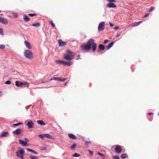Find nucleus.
<instances>
[{
  "label": "nucleus",
  "mask_w": 159,
  "mask_h": 159,
  "mask_svg": "<svg viewBox=\"0 0 159 159\" xmlns=\"http://www.w3.org/2000/svg\"><path fill=\"white\" fill-rule=\"evenodd\" d=\"M93 41L89 40L86 43L81 45L80 47L82 50L87 51H89L92 47L93 51L94 52L96 50L97 45Z\"/></svg>",
  "instance_id": "obj_1"
},
{
  "label": "nucleus",
  "mask_w": 159,
  "mask_h": 159,
  "mask_svg": "<svg viewBox=\"0 0 159 159\" xmlns=\"http://www.w3.org/2000/svg\"><path fill=\"white\" fill-rule=\"evenodd\" d=\"M16 153L17 157L22 159L23 158V155L25 153V151L23 149L21 148L20 149L16 152Z\"/></svg>",
  "instance_id": "obj_2"
},
{
  "label": "nucleus",
  "mask_w": 159,
  "mask_h": 159,
  "mask_svg": "<svg viewBox=\"0 0 159 159\" xmlns=\"http://www.w3.org/2000/svg\"><path fill=\"white\" fill-rule=\"evenodd\" d=\"M32 52L30 50H25L24 52V56L27 58L30 59L32 56Z\"/></svg>",
  "instance_id": "obj_3"
},
{
  "label": "nucleus",
  "mask_w": 159,
  "mask_h": 159,
  "mask_svg": "<svg viewBox=\"0 0 159 159\" xmlns=\"http://www.w3.org/2000/svg\"><path fill=\"white\" fill-rule=\"evenodd\" d=\"M105 23L102 21L100 23L98 26V30L99 31H102L104 29Z\"/></svg>",
  "instance_id": "obj_4"
},
{
  "label": "nucleus",
  "mask_w": 159,
  "mask_h": 159,
  "mask_svg": "<svg viewBox=\"0 0 159 159\" xmlns=\"http://www.w3.org/2000/svg\"><path fill=\"white\" fill-rule=\"evenodd\" d=\"M0 22L4 25L8 24L7 20L5 18L0 17Z\"/></svg>",
  "instance_id": "obj_5"
},
{
  "label": "nucleus",
  "mask_w": 159,
  "mask_h": 159,
  "mask_svg": "<svg viewBox=\"0 0 159 159\" xmlns=\"http://www.w3.org/2000/svg\"><path fill=\"white\" fill-rule=\"evenodd\" d=\"M73 64V63L72 61H63V64L66 65L68 66H70L71 65Z\"/></svg>",
  "instance_id": "obj_6"
},
{
  "label": "nucleus",
  "mask_w": 159,
  "mask_h": 159,
  "mask_svg": "<svg viewBox=\"0 0 159 159\" xmlns=\"http://www.w3.org/2000/svg\"><path fill=\"white\" fill-rule=\"evenodd\" d=\"M34 124L33 122L30 120L29 121L27 124V126L29 128H31L33 127Z\"/></svg>",
  "instance_id": "obj_7"
},
{
  "label": "nucleus",
  "mask_w": 159,
  "mask_h": 159,
  "mask_svg": "<svg viewBox=\"0 0 159 159\" xmlns=\"http://www.w3.org/2000/svg\"><path fill=\"white\" fill-rule=\"evenodd\" d=\"M22 130L20 129H17L13 131V133L19 135L21 134Z\"/></svg>",
  "instance_id": "obj_8"
},
{
  "label": "nucleus",
  "mask_w": 159,
  "mask_h": 159,
  "mask_svg": "<svg viewBox=\"0 0 159 159\" xmlns=\"http://www.w3.org/2000/svg\"><path fill=\"white\" fill-rule=\"evenodd\" d=\"M115 150L117 153H120L121 152L122 149L120 146L117 145L115 148Z\"/></svg>",
  "instance_id": "obj_9"
},
{
  "label": "nucleus",
  "mask_w": 159,
  "mask_h": 159,
  "mask_svg": "<svg viewBox=\"0 0 159 159\" xmlns=\"http://www.w3.org/2000/svg\"><path fill=\"white\" fill-rule=\"evenodd\" d=\"M19 143L20 144L24 146L27 145V142H25L22 139H20L19 140Z\"/></svg>",
  "instance_id": "obj_10"
},
{
  "label": "nucleus",
  "mask_w": 159,
  "mask_h": 159,
  "mask_svg": "<svg viewBox=\"0 0 159 159\" xmlns=\"http://www.w3.org/2000/svg\"><path fill=\"white\" fill-rule=\"evenodd\" d=\"M59 45L60 46H63L66 44L67 42L62 41V40H58Z\"/></svg>",
  "instance_id": "obj_11"
},
{
  "label": "nucleus",
  "mask_w": 159,
  "mask_h": 159,
  "mask_svg": "<svg viewBox=\"0 0 159 159\" xmlns=\"http://www.w3.org/2000/svg\"><path fill=\"white\" fill-rule=\"evenodd\" d=\"M23 82L16 81L15 82L16 85L17 87H22L23 86Z\"/></svg>",
  "instance_id": "obj_12"
},
{
  "label": "nucleus",
  "mask_w": 159,
  "mask_h": 159,
  "mask_svg": "<svg viewBox=\"0 0 159 159\" xmlns=\"http://www.w3.org/2000/svg\"><path fill=\"white\" fill-rule=\"evenodd\" d=\"M9 135V133L7 132H3L1 133L0 136L1 137H7Z\"/></svg>",
  "instance_id": "obj_13"
},
{
  "label": "nucleus",
  "mask_w": 159,
  "mask_h": 159,
  "mask_svg": "<svg viewBox=\"0 0 159 159\" xmlns=\"http://www.w3.org/2000/svg\"><path fill=\"white\" fill-rule=\"evenodd\" d=\"M107 6L109 7H116V5L112 3H108Z\"/></svg>",
  "instance_id": "obj_14"
},
{
  "label": "nucleus",
  "mask_w": 159,
  "mask_h": 159,
  "mask_svg": "<svg viewBox=\"0 0 159 159\" xmlns=\"http://www.w3.org/2000/svg\"><path fill=\"white\" fill-rule=\"evenodd\" d=\"M25 46L26 47L28 48L29 49H31V47L30 45V44L29 42L28 41L25 40Z\"/></svg>",
  "instance_id": "obj_15"
},
{
  "label": "nucleus",
  "mask_w": 159,
  "mask_h": 159,
  "mask_svg": "<svg viewBox=\"0 0 159 159\" xmlns=\"http://www.w3.org/2000/svg\"><path fill=\"white\" fill-rule=\"evenodd\" d=\"M68 135L70 138L73 139H77V137L75 135L69 133Z\"/></svg>",
  "instance_id": "obj_16"
},
{
  "label": "nucleus",
  "mask_w": 159,
  "mask_h": 159,
  "mask_svg": "<svg viewBox=\"0 0 159 159\" xmlns=\"http://www.w3.org/2000/svg\"><path fill=\"white\" fill-rule=\"evenodd\" d=\"M64 58L66 60H70L72 59L71 57L66 55L64 56Z\"/></svg>",
  "instance_id": "obj_17"
},
{
  "label": "nucleus",
  "mask_w": 159,
  "mask_h": 159,
  "mask_svg": "<svg viewBox=\"0 0 159 159\" xmlns=\"http://www.w3.org/2000/svg\"><path fill=\"white\" fill-rule=\"evenodd\" d=\"M98 48L102 51H103L105 49V48L103 44H100L98 45Z\"/></svg>",
  "instance_id": "obj_18"
},
{
  "label": "nucleus",
  "mask_w": 159,
  "mask_h": 159,
  "mask_svg": "<svg viewBox=\"0 0 159 159\" xmlns=\"http://www.w3.org/2000/svg\"><path fill=\"white\" fill-rule=\"evenodd\" d=\"M23 19L26 22L29 21L30 20L29 17L25 15L23 16Z\"/></svg>",
  "instance_id": "obj_19"
},
{
  "label": "nucleus",
  "mask_w": 159,
  "mask_h": 159,
  "mask_svg": "<svg viewBox=\"0 0 159 159\" xmlns=\"http://www.w3.org/2000/svg\"><path fill=\"white\" fill-rule=\"evenodd\" d=\"M37 123L41 125H45V123L42 120H38L37 121Z\"/></svg>",
  "instance_id": "obj_20"
},
{
  "label": "nucleus",
  "mask_w": 159,
  "mask_h": 159,
  "mask_svg": "<svg viewBox=\"0 0 159 159\" xmlns=\"http://www.w3.org/2000/svg\"><path fill=\"white\" fill-rule=\"evenodd\" d=\"M67 54L66 55L70 56L72 57V52L69 50H67L66 51Z\"/></svg>",
  "instance_id": "obj_21"
},
{
  "label": "nucleus",
  "mask_w": 159,
  "mask_h": 159,
  "mask_svg": "<svg viewBox=\"0 0 159 159\" xmlns=\"http://www.w3.org/2000/svg\"><path fill=\"white\" fill-rule=\"evenodd\" d=\"M58 80L59 81H60L61 80V77H53L51 79L49 80Z\"/></svg>",
  "instance_id": "obj_22"
},
{
  "label": "nucleus",
  "mask_w": 159,
  "mask_h": 159,
  "mask_svg": "<svg viewBox=\"0 0 159 159\" xmlns=\"http://www.w3.org/2000/svg\"><path fill=\"white\" fill-rule=\"evenodd\" d=\"M27 150L28 151L32 152L33 153L36 154H38V152H37L35 151H34L33 150H32V149H30V148H27Z\"/></svg>",
  "instance_id": "obj_23"
},
{
  "label": "nucleus",
  "mask_w": 159,
  "mask_h": 159,
  "mask_svg": "<svg viewBox=\"0 0 159 159\" xmlns=\"http://www.w3.org/2000/svg\"><path fill=\"white\" fill-rule=\"evenodd\" d=\"M114 43L113 42H111L108 46L107 48V50L109 49H110L111 47L113 44H114Z\"/></svg>",
  "instance_id": "obj_24"
},
{
  "label": "nucleus",
  "mask_w": 159,
  "mask_h": 159,
  "mask_svg": "<svg viewBox=\"0 0 159 159\" xmlns=\"http://www.w3.org/2000/svg\"><path fill=\"white\" fill-rule=\"evenodd\" d=\"M40 25V24L39 22H37L36 23H35V24H33L32 25V26H33L35 27L37 26L38 27H39Z\"/></svg>",
  "instance_id": "obj_25"
},
{
  "label": "nucleus",
  "mask_w": 159,
  "mask_h": 159,
  "mask_svg": "<svg viewBox=\"0 0 159 159\" xmlns=\"http://www.w3.org/2000/svg\"><path fill=\"white\" fill-rule=\"evenodd\" d=\"M44 135L45 137L47 138H48L50 139H52V136L48 134H44Z\"/></svg>",
  "instance_id": "obj_26"
},
{
  "label": "nucleus",
  "mask_w": 159,
  "mask_h": 159,
  "mask_svg": "<svg viewBox=\"0 0 159 159\" xmlns=\"http://www.w3.org/2000/svg\"><path fill=\"white\" fill-rule=\"evenodd\" d=\"M23 85H24L25 87H28L29 86V83L25 82H23Z\"/></svg>",
  "instance_id": "obj_27"
},
{
  "label": "nucleus",
  "mask_w": 159,
  "mask_h": 159,
  "mask_svg": "<svg viewBox=\"0 0 159 159\" xmlns=\"http://www.w3.org/2000/svg\"><path fill=\"white\" fill-rule=\"evenodd\" d=\"M56 62L59 64H63V60H57L55 61Z\"/></svg>",
  "instance_id": "obj_28"
},
{
  "label": "nucleus",
  "mask_w": 159,
  "mask_h": 159,
  "mask_svg": "<svg viewBox=\"0 0 159 159\" xmlns=\"http://www.w3.org/2000/svg\"><path fill=\"white\" fill-rule=\"evenodd\" d=\"M128 157L127 155L125 153H123L121 155V157L122 158H125Z\"/></svg>",
  "instance_id": "obj_29"
},
{
  "label": "nucleus",
  "mask_w": 159,
  "mask_h": 159,
  "mask_svg": "<svg viewBox=\"0 0 159 159\" xmlns=\"http://www.w3.org/2000/svg\"><path fill=\"white\" fill-rule=\"evenodd\" d=\"M72 156L74 157H80L81 155L78 153H75L72 155Z\"/></svg>",
  "instance_id": "obj_30"
},
{
  "label": "nucleus",
  "mask_w": 159,
  "mask_h": 159,
  "mask_svg": "<svg viewBox=\"0 0 159 159\" xmlns=\"http://www.w3.org/2000/svg\"><path fill=\"white\" fill-rule=\"evenodd\" d=\"M76 144L74 143L72 144V146L70 147V148L71 149H73L76 146Z\"/></svg>",
  "instance_id": "obj_31"
},
{
  "label": "nucleus",
  "mask_w": 159,
  "mask_h": 159,
  "mask_svg": "<svg viewBox=\"0 0 159 159\" xmlns=\"http://www.w3.org/2000/svg\"><path fill=\"white\" fill-rule=\"evenodd\" d=\"M22 124V123H16V124H13L12 125V126H17L20 125H21Z\"/></svg>",
  "instance_id": "obj_32"
},
{
  "label": "nucleus",
  "mask_w": 159,
  "mask_h": 159,
  "mask_svg": "<svg viewBox=\"0 0 159 159\" xmlns=\"http://www.w3.org/2000/svg\"><path fill=\"white\" fill-rule=\"evenodd\" d=\"M97 154L98 155H99V156H101V157H105V156L104 154L99 152H98L97 153Z\"/></svg>",
  "instance_id": "obj_33"
},
{
  "label": "nucleus",
  "mask_w": 159,
  "mask_h": 159,
  "mask_svg": "<svg viewBox=\"0 0 159 159\" xmlns=\"http://www.w3.org/2000/svg\"><path fill=\"white\" fill-rule=\"evenodd\" d=\"M30 158L32 159H38L36 157L32 155H31L30 157Z\"/></svg>",
  "instance_id": "obj_34"
},
{
  "label": "nucleus",
  "mask_w": 159,
  "mask_h": 159,
  "mask_svg": "<svg viewBox=\"0 0 159 159\" xmlns=\"http://www.w3.org/2000/svg\"><path fill=\"white\" fill-rule=\"evenodd\" d=\"M28 15L31 16V17H33L34 16H36V15L35 14H28Z\"/></svg>",
  "instance_id": "obj_35"
},
{
  "label": "nucleus",
  "mask_w": 159,
  "mask_h": 159,
  "mask_svg": "<svg viewBox=\"0 0 159 159\" xmlns=\"http://www.w3.org/2000/svg\"><path fill=\"white\" fill-rule=\"evenodd\" d=\"M5 48V46L4 45H0V48L3 49Z\"/></svg>",
  "instance_id": "obj_36"
},
{
  "label": "nucleus",
  "mask_w": 159,
  "mask_h": 159,
  "mask_svg": "<svg viewBox=\"0 0 159 159\" xmlns=\"http://www.w3.org/2000/svg\"><path fill=\"white\" fill-rule=\"evenodd\" d=\"M51 25L52 26V27H55V25L53 23L52 21H51Z\"/></svg>",
  "instance_id": "obj_37"
},
{
  "label": "nucleus",
  "mask_w": 159,
  "mask_h": 159,
  "mask_svg": "<svg viewBox=\"0 0 159 159\" xmlns=\"http://www.w3.org/2000/svg\"><path fill=\"white\" fill-rule=\"evenodd\" d=\"M39 136L42 139H43L44 138V135H43L42 134H40L39 135Z\"/></svg>",
  "instance_id": "obj_38"
},
{
  "label": "nucleus",
  "mask_w": 159,
  "mask_h": 159,
  "mask_svg": "<svg viewBox=\"0 0 159 159\" xmlns=\"http://www.w3.org/2000/svg\"><path fill=\"white\" fill-rule=\"evenodd\" d=\"M154 7H151L150 9H149V12H150L151 11H152V10H153L154 8Z\"/></svg>",
  "instance_id": "obj_39"
},
{
  "label": "nucleus",
  "mask_w": 159,
  "mask_h": 159,
  "mask_svg": "<svg viewBox=\"0 0 159 159\" xmlns=\"http://www.w3.org/2000/svg\"><path fill=\"white\" fill-rule=\"evenodd\" d=\"M0 34H3V30L1 28H0Z\"/></svg>",
  "instance_id": "obj_40"
},
{
  "label": "nucleus",
  "mask_w": 159,
  "mask_h": 159,
  "mask_svg": "<svg viewBox=\"0 0 159 159\" xmlns=\"http://www.w3.org/2000/svg\"><path fill=\"white\" fill-rule=\"evenodd\" d=\"M5 83L6 84H10L11 83V82L10 81L7 80L6 81Z\"/></svg>",
  "instance_id": "obj_41"
},
{
  "label": "nucleus",
  "mask_w": 159,
  "mask_h": 159,
  "mask_svg": "<svg viewBox=\"0 0 159 159\" xmlns=\"http://www.w3.org/2000/svg\"><path fill=\"white\" fill-rule=\"evenodd\" d=\"M108 1L110 2V3H112V2H116L115 0H108Z\"/></svg>",
  "instance_id": "obj_42"
},
{
  "label": "nucleus",
  "mask_w": 159,
  "mask_h": 159,
  "mask_svg": "<svg viewBox=\"0 0 159 159\" xmlns=\"http://www.w3.org/2000/svg\"><path fill=\"white\" fill-rule=\"evenodd\" d=\"M113 158L115 159H119V157L118 156H115L113 157Z\"/></svg>",
  "instance_id": "obj_43"
},
{
  "label": "nucleus",
  "mask_w": 159,
  "mask_h": 159,
  "mask_svg": "<svg viewBox=\"0 0 159 159\" xmlns=\"http://www.w3.org/2000/svg\"><path fill=\"white\" fill-rule=\"evenodd\" d=\"M149 13H147L145 15L143 16V18H146L149 15Z\"/></svg>",
  "instance_id": "obj_44"
},
{
  "label": "nucleus",
  "mask_w": 159,
  "mask_h": 159,
  "mask_svg": "<svg viewBox=\"0 0 159 159\" xmlns=\"http://www.w3.org/2000/svg\"><path fill=\"white\" fill-rule=\"evenodd\" d=\"M89 152L90 153V154L91 156H92L93 154V152L90 150H89Z\"/></svg>",
  "instance_id": "obj_45"
},
{
  "label": "nucleus",
  "mask_w": 159,
  "mask_h": 159,
  "mask_svg": "<svg viewBox=\"0 0 159 159\" xmlns=\"http://www.w3.org/2000/svg\"><path fill=\"white\" fill-rule=\"evenodd\" d=\"M66 80V79H62V78H61V80H60V81H62V82H64Z\"/></svg>",
  "instance_id": "obj_46"
},
{
  "label": "nucleus",
  "mask_w": 159,
  "mask_h": 159,
  "mask_svg": "<svg viewBox=\"0 0 159 159\" xmlns=\"http://www.w3.org/2000/svg\"><path fill=\"white\" fill-rule=\"evenodd\" d=\"M85 143L86 144H88L89 143H91V142L90 141H85Z\"/></svg>",
  "instance_id": "obj_47"
},
{
  "label": "nucleus",
  "mask_w": 159,
  "mask_h": 159,
  "mask_svg": "<svg viewBox=\"0 0 159 159\" xmlns=\"http://www.w3.org/2000/svg\"><path fill=\"white\" fill-rule=\"evenodd\" d=\"M119 28V27L118 26H116L114 28V29H115L116 30H117Z\"/></svg>",
  "instance_id": "obj_48"
},
{
  "label": "nucleus",
  "mask_w": 159,
  "mask_h": 159,
  "mask_svg": "<svg viewBox=\"0 0 159 159\" xmlns=\"http://www.w3.org/2000/svg\"><path fill=\"white\" fill-rule=\"evenodd\" d=\"M139 25V24L138 22L135 23H134V26H137Z\"/></svg>",
  "instance_id": "obj_49"
},
{
  "label": "nucleus",
  "mask_w": 159,
  "mask_h": 159,
  "mask_svg": "<svg viewBox=\"0 0 159 159\" xmlns=\"http://www.w3.org/2000/svg\"><path fill=\"white\" fill-rule=\"evenodd\" d=\"M108 41V40H104L103 43H104V44L107 43Z\"/></svg>",
  "instance_id": "obj_50"
},
{
  "label": "nucleus",
  "mask_w": 159,
  "mask_h": 159,
  "mask_svg": "<svg viewBox=\"0 0 159 159\" xmlns=\"http://www.w3.org/2000/svg\"><path fill=\"white\" fill-rule=\"evenodd\" d=\"M109 24L111 26H113L114 25L113 24L110 22L109 23Z\"/></svg>",
  "instance_id": "obj_51"
},
{
  "label": "nucleus",
  "mask_w": 159,
  "mask_h": 159,
  "mask_svg": "<svg viewBox=\"0 0 159 159\" xmlns=\"http://www.w3.org/2000/svg\"><path fill=\"white\" fill-rule=\"evenodd\" d=\"M18 15L17 14H16L15 15V16H14L15 17H16V18H17V17H18Z\"/></svg>",
  "instance_id": "obj_52"
},
{
  "label": "nucleus",
  "mask_w": 159,
  "mask_h": 159,
  "mask_svg": "<svg viewBox=\"0 0 159 159\" xmlns=\"http://www.w3.org/2000/svg\"><path fill=\"white\" fill-rule=\"evenodd\" d=\"M25 139L26 141V142H28L29 141V140L27 138H25Z\"/></svg>",
  "instance_id": "obj_53"
},
{
  "label": "nucleus",
  "mask_w": 159,
  "mask_h": 159,
  "mask_svg": "<svg viewBox=\"0 0 159 159\" xmlns=\"http://www.w3.org/2000/svg\"><path fill=\"white\" fill-rule=\"evenodd\" d=\"M142 21H139V22H138V23L139 25V24H140V23H142Z\"/></svg>",
  "instance_id": "obj_54"
},
{
  "label": "nucleus",
  "mask_w": 159,
  "mask_h": 159,
  "mask_svg": "<svg viewBox=\"0 0 159 159\" xmlns=\"http://www.w3.org/2000/svg\"><path fill=\"white\" fill-rule=\"evenodd\" d=\"M67 83H68L67 82H66L65 84V86L67 84Z\"/></svg>",
  "instance_id": "obj_55"
},
{
  "label": "nucleus",
  "mask_w": 159,
  "mask_h": 159,
  "mask_svg": "<svg viewBox=\"0 0 159 159\" xmlns=\"http://www.w3.org/2000/svg\"><path fill=\"white\" fill-rule=\"evenodd\" d=\"M2 93L1 92H0V97L2 96Z\"/></svg>",
  "instance_id": "obj_56"
},
{
  "label": "nucleus",
  "mask_w": 159,
  "mask_h": 159,
  "mask_svg": "<svg viewBox=\"0 0 159 159\" xmlns=\"http://www.w3.org/2000/svg\"><path fill=\"white\" fill-rule=\"evenodd\" d=\"M77 57H78V58L79 59H80V55H78L77 56Z\"/></svg>",
  "instance_id": "obj_57"
},
{
  "label": "nucleus",
  "mask_w": 159,
  "mask_h": 159,
  "mask_svg": "<svg viewBox=\"0 0 159 159\" xmlns=\"http://www.w3.org/2000/svg\"><path fill=\"white\" fill-rule=\"evenodd\" d=\"M152 114V113H148V115H150Z\"/></svg>",
  "instance_id": "obj_58"
},
{
  "label": "nucleus",
  "mask_w": 159,
  "mask_h": 159,
  "mask_svg": "<svg viewBox=\"0 0 159 159\" xmlns=\"http://www.w3.org/2000/svg\"><path fill=\"white\" fill-rule=\"evenodd\" d=\"M119 36V34H117V35L116 36L117 37H118Z\"/></svg>",
  "instance_id": "obj_59"
},
{
  "label": "nucleus",
  "mask_w": 159,
  "mask_h": 159,
  "mask_svg": "<svg viewBox=\"0 0 159 159\" xmlns=\"http://www.w3.org/2000/svg\"><path fill=\"white\" fill-rule=\"evenodd\" d=\"M89 40H93V39H91Z\"/></svg>",
  "instance_id": "obj_60"
},
{
  "label": "nucleus",
  "mask_w": 159,
  "mask_h": 159,
  "mask_svg": "<svg viewBox=\"0 0 159 159\" xmlns=\"http://www.w3.org/2000/svg\"><path fill=\"white\" fill-rule=\"evenodd\" d=\"M158 116H159V113H158Z\"/></svg>",
  "instance_id": "obj_61"
},
{
  "label": "nucleus",
  "mask_w": 159,
  "mask_h": 159,
  "mask_svg": "<svg viewBox=\"0 0 159 159\" xmlns=\"http://www.w3.org/2000/svg\"><path fill=\"white\" fill-rule=\"evenodd\" d=\"M41 149V150H43V149Z\"/></svg>",
  "instance_id": "obj_62"
},
{
  "label": "nucleus",
  "mask_w": 159,
  "mask_h": 159,
  "mask_svg": "<svg viewBox=\"0 0 159 159\" xmlns=\"http://www.w3.org/2000/svg\"><path fill=\"white\" fill-rule=\"evenodd\" d=\"M1 12V11H0V12Z\"/></svg>",
  "instance_id": "obj_63"
}]
</instances>
